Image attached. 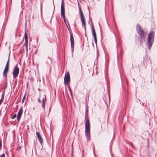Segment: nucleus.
<instances>
[{
    "label": "nucleus",
    "mask_w": 157,
    "mask_h": 157,
    "mask_svg": "<svg viewBox=\"0 0 157 157\" xmlns=\"http://www.w3.org/2000/svg\"><path fill=\"white\" fill-rule=\"evenodd\" d=\"M44 97H43L42 98V102H45L46 98L45 95H44Z\"/></svg>",
    "instance_id": "obj_16"
},
{
    "label": "nucleus",
    "mask_w": 157,
    "mask_h": 157,
    "mask_svg": "<svg viewBox=\"0 0 157 157\" xmlns=\"http://www.w3.org/2000/svg\"><path fill=\"white\" fill-rule=\"evenodd\" d=\"M154 33L152 32H150L149 33L147 41V45L149 49H150L154 42Z\"/></svg>",
    "instance_id": "obj_1"
},
{
    "label": "nucleus",
    "mask_w": 157,
    "mask_h": 157,
    "mask_svg": "<svg viewBox=\"0 0 157 157\" xmlns=\"http://www.w3.org/2000/svg\"><path fill=\"white\" fill-rule=\"evenodd\" d=\"M70 82V76L68 73H66L64 78V82L65 84L69 83Z\"/></svg>",
    "instance_id": "obj_8"
},
{
    "label": "nucleus",
    "mask_w": 157,
    "mask_h": 157,
    "mask_svg": "<svg viewBox=\"0 0 157 157\" xmlns=\"http://www.w3.org/2000/svg\"><path fill=\"white\" fill-rule=\"evenodd\" d=\"M70 41L71 43V51L72 52L74 51V41L73 35L70 33Z\"/></svg>",
    "instance_id": "obj_7"
},
{
    "label": "nucleus",
    "mask_w": 157,
    "mask_h": 157,
    "mask_svg": "<svg viewBox=\"0 0 157 157\" xmlns=\"http://www.w3.org/2000/svg\"><path fill=\"white\" fill-rule=\"evenodd\" d=\"M5 155L4 154H3L2 155L0 156V157H5Z\"/></svg>",
    "instance_id": "obj_23"
},
{
    "label": "nucleus",
    "mask_w": 157,
    "mask_h": 157,
    "mask_svg": "<svg viewBox=\"0 0 157 157\" xmlns=\"http://www.w3.org/2000/svg\"><path fill=\"white\" fill-rule=\"evenodd\" d=\"M19 71V69L17 67V63L15 67H14L13 73V78H16L18 76Z\"/></svg>",
    "instance_id": "obj_4"
},
{
    "label": "nucleus",
    "mask_w": 157,
    "mask_h": 157,
    "mask_svg": "<svg viewBox=\"0 0 157 157\" xmlns=\"http://www.w3.org/2000/svg\"><path fill=\"white\" fill-rule=\"evenodd\" d=\"M45 103L44 102H42V107L44 109V111L45 108Z\"/></svg>",
    "instance_id": "obj_14"
},
{
    "label": "nucleus",
    "mask_w": 157,
    "mask_h": 157,
    "mask_svg": "<svg viewBox=\"0 0 157 157\" xmlns=\"http://www.w3.org/2000/svg\"><path fill=\"white\" fill-rule=\"evenodd\" d=\"M85 130L87 132V131L90 130V124L89 119L86 117V115H85Z\"/></svg>",
    "instance_id": "obj_6"
},
{
    "label": "nucleus",
    "mask_w": 157,
    "mask_h": 157,
    "mask_svg": "<svg viewBox=\"0 0 157 157\" xmlns=\"http://www.w3.org/2000/svg\"><path fill=\"white\" fill-rule=\"evenodd\" d=\"M131 146L132 147V145H132V144H131Z\"/></svg>",
    "instance_id": "obj_27"
},
{
    "label": "nucleus",
    "mask_w": 157,
    "mask_h": 157,
    "mask_svg": "<svg viewBox=\"0 0 157 157\" xmlns=\"http://www.w3.org/2000/svg\"><path fill=\"white\" fill-rule=\"evenodd\" d=\"M16 114H15L13 115V116L12 117H11V118L12 119H13L15 118H16Z\"/></svg>",
    "instance_id": "obj_20"
},
{
    "label": "nucleus",
    "mask_w": 157,
    "mask_h": 157,
    "mask_svg": "<svg viewBox=\"0 0 157 157\" xmlns=\"http://www.w3.org/2000/svg\"><path fill=\"white\" fill-rule=\"evenodd\" d=\"M6 65H9V56L8 61L6 63Z\"/></svg>",
    "instance_id": "obj_18"
},
{
    "label": "nucleus",
    "mask_w": 157,
    "mask_h": 157,
    "mask_svg": "<svg viewBox=\"0 0 157 157\" xmlns=\"http://www.w3.org/2000/svg\"><path fill=\"white\" fill-rule=\"evenodd\" d=\"M23 112V108L22 107H21L20 108V109L19 110L17 116V121L19 122L21 118V115L22 114Z\"/></svg>",
    "instance_id": "obj_11"
},
{
    "label": "nucleus",
    "mask_w": 157,
    "mask_h": 157,
    "mask_svg": "<svg viewBox=\"0 0 157 157\" xmlns=\"http://www.w3.org/2000/svg\"><path fill=\"white\" fill-rule=\"evenodd\" d=\"M78 8L79 9V8H81V6H80V5L79 4V3H78Z\"/></svg>",
    "instance_id": "obj_25"
},
{
    "label": "nucleus",
    "mask_w": 157,
    "mask_h": 157,
    "mask_svg": "<svg viewBox=\"0 0 157 157\" xmlns=\"http://www.w3.org/2000/svg\"><path fill=\"white\" fill-rule=\"evenodd\" d=\"M36 135L37 137L38 138V140L39 141L40 143L42 145V144L43 143V140L41 136L40 135V133L38 132H36Z\"/></svg>",
    "instance_id": "obj_12"
},
{
    "label": "nucleus",
    "mask_w": 157,
    "mask_h": 157,
    "mask_svg": "<svg viewBox=\"0 0 157 157\" xmlns=\"http://www.w3.org/2000/svg\"><path fill=\"white\" fill-rule=\"evenodd\" d=\"M67 28L68 29H69V27H68V25H67V24H66Z\"/></svg>",
    "instance_id": "obj_26"
},
{
    "label": "nucleus",
    "mask_w": 157,
    "mask_h": 157,
    "mask_svg": "<svg viewBox=\"0 0 157 157\" xmlns=\"http://www.w3.org/2000/svg\"><path fill=\"white\" fill-rule=\"evenodd\" d=\"M9 65H6L5 67L4 68V71L3 72V76L5 78L7 77V73L8 72V70L9 69Z\"/></svg>",
    "instance_id": "obj_10"
},
{
    "label": "nucleus",
    "mask_w": 157,
    "mask_h": 157,
    "mask_svg": "<svg viewBox=\"0 0 157 157\" xmlns=\"http://www.w3.org/2000/svg\"><path fill=\"white\" fill-rule=\"evenodd\" d=\"M69 90L70 91H71V89H69Z\"/></svg>",
    "instance_id": "obj_28"
},
{
    "label": "nucleus",
    "mask_w": 157,
    "mask_h": 157,
    "mask_svg": "<svg viewBox=\"0 0 157 157\" xmlns=\"http://www.w3.org/2000/svg\"><path fill=\"white\" fill-rule=\"evenodd\" d=\"M38 102L39 103H40L41 102V101H40V98H38Z\"/></svg>",
    "instance_id": "obj_24"
},
{
    "label": "nucleus",
    "mask_w": 157,
    "mask_h": 157,
    "mask_svg": "<svg viewBox=\"0 0 157 157\" xmlns=\"http://www.w3.org/2000/svg\"><path fill=\"white\" fill-rule=\"evenodd\" d=\"M21 148V147L19 146L17 147V151H19Z\"/></svg>",
    "instance_id": "obj_19"
},
{
    "label": "nucleus",
    "mask_w": 157,
    "mask_h": 157,
    "mask_svg": "<svg viewBox=\"0 0 157 157\" xmlns=\"http://www.w3.org/2000/svg\"><path fill=\"white\" fill-rule=\"evenodd\" d=\"M63 19V20H64V23H65V24H67V23H66V19H65V15H64V17H63V16H62Z\"/></svg>",
    "instance_id": "obj_17"
},
{
    "label": "nucleus",
    "mask_w": 157,
    "mask_h": 157,
    "mask_svg": "<svg viewBox=\"0 0 157 157\" xmlns=\"http://www.w3.org/2000/svg\"><path fill=\"white\" fill-rule=\"evenodd\" d=\"M24 36H25V39H28V36H27V33H26V31H25Z\"/></svg>",
    "instance_id": "obj_15"
},
{
    "label": "nucleus",
    "mask_w": 157,
    "mask_h": 157,
    "mask_svg": "<svg viewBox=\"0 0 157 157\" xmlns=\"http://www.w3.org/2000/svg\"><path fill=\"white\" fill-rule=\"evenodd\" d=\"M85 135L87 140H90V130L87 131V132L85 130Z\"/></svg>",
    "instance_id": "obj_13"
},
{
    "label": "nucleus",
    "mask_w": 157,
    "mask_h": 157,
    "mask_svg": "<svg viewBox=\"0 0 157 157\" xmlns=\"http://www.w3.org/2000/svg\"><path fill=\"white\" fill-rule=\"evenodd\" d=\"M79 12L80 13V15L81 17V19L82 23V25H83L84 26L85 30L86 29V23L84 18V15L82 11L81 8H79Z\"/></svg>",
    "instance_id": "obj_3"
},
{
    "label": "nucleus",
    "mask_w": 157,
    "mask_h": 157,
    "mask_svg": "<svg viewBox=\"0 0 157 157\" xmlns=\"http://www.w3.org/2000/svg\"><path fill=\"white\" fill-rule=\"evenodd\" d=\"M64 1L63 0H62V3L61 6V13L62 16L64 17L65 12H64V7L63 6Z\"/></svg>",
    "instance_id": "obj_9"
},
{
    "label": "nucleus",
    "mask_w": 157,
    "mask_h": 157,
    "mask_svg": "<svg viewBox=\"0 0 157 157\" xmlns=\"http://www.w3.org/2000/svg\"><path fill=\"white\" fill-rule=\"evenodd\" d=\"M68 25H69V23H68ZM69 27H70V26L69 25Z\"/></svg>",
    "instance_id": "obj_29"
},
{
    "label": "nucleus",
    "mask_w": 157,
    "mask_h": 157,
    "mask_svg": "<svg viewBox=\"0 0 157 157\" xmlns=\"http://www.w3.org/2000/svg\"><path fill=\"white\" fill-rule=\"evenodd\" d=\"M137 28H138L139 29L138 33L141 40L144 39L145 36L147 33L146 32H144L140 25H138L137 26Z\"/></svg>",
    "instance_id": "obj_2"
},
{
    "label": "nucleus",
    "mask_w": 157,
    "mask_h": 157,
    "mask_svg": "<svg viewBox=\"0 0 157 157\" xmlns=\"http://www.w3.org/2000/svg\"><path fill=\"white\" fill-rule=\"evenodd\" d=\"M25 44H26V45L28 43V39H25Z\"/></svg>",
    "instance_id": "obj_22"
},
{
    "label": "nucleus",
    "mask_w": 157,
    "mask_h": 157,
    "mask_svg": "<svg viewBox=\"0 0 157 157\" xmlns=\"http://www.w3.org/2000/svg\"><path fill=\"white\" fill-rule=\"evenodd\" d=\"M25 99V95L23 98V99H22V103H23L24 102V100Z\"/></svg>",
    "instance_id": "obj_21"
},
{
    "label": "nucleus",
    "mask_w": 157,
    "mask_h": 157,
    "mask_svg": "<svg viewBox=\"0 0 157 157\" xmlns=\"http://www.w3.org/2000/svg\"><path fill=\"white\" fill-rule=\"evenodd\" d=\"M92 24V28H91V30H92V35L93 36L94 40L95 43L97 44V38L96 37V32L95 31V29H94V26L93 25V24L92 23H91Z\"/></svg>",
    "instance_id": "obj_5"
}]
</instances>
